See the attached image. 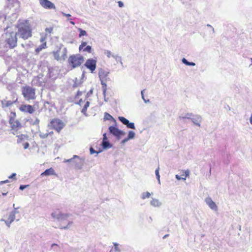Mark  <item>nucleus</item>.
Returning <instances> with one entry per match:
<instances>
[{
    "label": "nucleus",
    "instance_id": "473e14b6",
    "mask_svg": "<svg viewBox=\"0 0 252 252\" xmlns=\"http://www.w3.org/2000/svg\"><path fill=\"white\" fill-rule=\"evenodd\" d=\"M82 92H80V91H78L77 93V94H76L75 95V99H78L79 98V97L82 95Z\"/></svg>",
    "mask_w": 252,
    "mask_h": 252
},
{
    "label": "nucleus",
    "instance_id": "412c9836",
    "mask_svg": "<svg viewBox=\"0 0 252 252\" xmlns=\"http://www.w3.org/2000/svg\"><path fill=\"white\" fill-rule=\"evenodd\" d=\"M101 145L104 149L110 148L112 146L108 141H102Z\"/></svg>",
    "mask_w": 252,
    "mask_h": 252
},
{
    "label": "nucleus",
    "instance_id": "58836bf2",
    "mask_svg": "<svg viewBox=\"0 0 252 252\" xmlns=\"http://www.w3.org/2000/svg\"><path fill=\"white\" fill-rule=\"evenodd\" d=\"M29 185H21L20 186V189L23 190L24 189L26 188L27 187H28Z\"/></svg>",
    "mask_w": 252,
    "mask_h": 252
},
{
    "label": "nucleus",
    "instance_id": "39448f33",
    "mask_svg": "<svg viewBox=\"0 0 252 252\" xmlns=\"http://www.w3.org/2000/svg\"><path fill=\"white\" fill-rule=\"evenodd\" d=\"M84 58L80 54L71 55L68 60L69 64L72 68L79 66L84 62Z\"/></svg>",
    "mask_w": 252,
    "mask_h": 252
},
{
    "label": "nucleus",
    "instance_id": "7ed1b4c3",
    "mask_svg": "<svg viewBox=\"0 0 252 252\" xmlns=\"http://www.w3.org/2000/svg\"><path fill=\"white\" fill-rule=\"evenodd\" d=\"M17 33L14 32H7L5 33V42L10 49L16 47L17 45Z\"/></svg>",
    "mask_w": 252,
    "mask_h": 252
},
{
    "label": "nucleus",
    "instance_id": "4be33fe9",
    "mask_svg": "<svg viewBox=\"0 0 252 252\" xmlns=\"http://www.w3.org/2000/svg\"><path fill=\"white\" fill-rule=\"evenodd\" d=\"M17 137H18V140H19L20 142L24 140L25 139L28 138V135L27 134H21L19 135H18Z\"/></svg>",
    "mask_w": 252,
    "mask_h": 252
},
{
    "label": "nucleus",
    "instance_id": "4468645a",
    "mask_svg": "<svg viewBox=\"0 0 252 252\" xmlns=\"http://www.w3.org/2000/svg\"><path fill=\"white\" fill-rule=\"evenodd\" d=\"M189 170L182 171L181 172V175H176V178L178 180H185L186 178L189 176Z\"/></svg>",
    "mask_w": 252,
    "mask_h": 252
},
{
    "label": "nucleus",
    "instance_id": "c03bdc74",
    "mask_svg": "<svg viewBox=\"0 0 252 252\" xmlns=\"http://www.w3.org/2000/svg\"><path fill=\"white\" fill-rule=\"evenodd\" d=\"M63 15L67 18L71 17V15L69 14H65V13H63Z\"/></svg>",
    "mask_w": 252,
    "mask_h": 252
},
{
    "label": "nucleus",
    "instance_id": "c756f323",
    "mask_svg": "<svg viewBox=\"0 0 252 252\" xmlns=\"http://www.w3.org/2000/svg\"><path fill=\"white\" fill-rule=\"evenodd\" d=\"M126 126L127 127L132 128V129H135V126L134 124L133 123H129L128 122V124H127Z\"/></svg>",
    "mask_w": 252,
    "mask_h": 252
},
{
    "label": "nucleus",
    "instance_id": "8fccbe9b",
    "mask_svg": "<svg viewBox=\"0 0 252 252\" xmlns=\"http://www.w3.org/2000/svg\"><path fill=\"white\" fill-rule=\"evenodd\" d=\"M70 23L73 25H75V23L73 21H70Z\"/></svg>",
    "mask_w": 252,
    "mask_h": 252
},
{
    "label": "nucleus",
    "instance_id": "0eeeda50",
    "mask_svg": "<svg viewBox=\"0 0 252 252\" xmlns=\"http://www.w3.org/2000/svg\"><path fill=\"white\" fill-rule=\"evenodd\" d=\"M85 66L93 73L96 68V61L93 59H89L86 61Z\"/></svg>",
    "mask_w": 252,
    "mask_h": 252
},
{
    "label": "nucleus",
    "instance_id": "1a4fd4ad",
    "mask_svg": "<svg viewBox=\"0 0 252 252\" xmlns=\"http://www.w3.org/2000/svg\"><path fill=\"white\" fill-rule=\"evenodd\" d=\"M40 5L46 9H55V5L49 0H39Z\"/></svg>",
    "mask_w": 252,
    "mask_h": 252
},
{
    "label": "nucleus",
    "instance_id": "2f4dec72",
    "mask_svg": "<svg viewBox=\"0 0 252 252\" xmlns=\"http://www.w3.org/2000/svg\"><path fill=\"white\" fill-rule=\"evenodd\" d=\"M87 45V43L86 42H82L81 45L79 46V49L81 50L84 47H85Z\"/></svg>",
    "mask_w": 252,
    "mask_h": 252
},
{
    "label": "nucleus",
    "instance_id": "72a5a7b5",
    "mask_svg": "<svg viewBox=\"0 0 252 252\" xmlns=\"http://www.w3.org/2000/svg\"><path fill=\"white\" fill-rule=\"evenodd\" d=\"M105 54L108 58H110L111 56V52L110 51H106L105 52Z\"/></svg>",
    "mask_w": 252,
    "mask_h": 252
},
{
    "label": "nucleus",
    "instance_id": "c85d7f7f",
    "mask_svg": "<svg viewBox=\"0 0 252 252\" xmlns=\"http://www.w3.org/2000/svg\"><path fill=\"white\" fill-rule=\"evenodd\" d=\"M83 51H86V52H87L88 53H91L92 52V47L90 45H88V46H87L84 49H83Z\"/></svg>",
    "mask_w": 252,
    "mask_h": 252
},
{
    "label": "nucleus",
    "instance_id": "f3484780",
    "mask_svg": "<svg viewBox=\"0 0 252 252\" xmlns=\"http://www.w3.org/2000/svg\"><path fill=\"white\" fill-rule=\"evenodd\" d=\"M206 202L209 206L213 210H217V206L216 203L210 198H207L206 199Z\"/></svg>",
    "mask_w": 252,
    "mask_h": 252
},
{
    "label": "nucleus",
    "instance_id": "a211bd4d",
    "mask_svg": "<svg viewBox=\"0 0 252 252\" xmlns=\"http://www.w3.org/2000/svg\"><path fill=\"white\" fill-rule=\"evenodd\" d=\"M42 44L35 49V53L38 54L41 50L47 48L46 41L41 42Z\"/></svg>",
    "mask_w": 252,
    "mask_h": 252
},
{
    "label": "nucleus",
    "instance_id": "f03ea898",
    "mask_svg": "<svg viewBox=\"0 0 252 252\" xmlns=\"http://www.w3.org/2000/svg\"><path fill=\"white\" fill-rule=\"evenodd\" d=\"M11 115L8 120L10 130L14 135H16L19 133V130L22 127V125L20 122L16 119L15 112H11Z\"/></svg>",
    "mask_w": 252,
    "mask_h": 252
},
{
    "label": "nucleus",
    "instance_id": "5701e85b",
    "mask_svg": "<svg viewBox=\"0 0 252 252\" xmlns=\"http://www.w3.org/2000/svg\"><path fill=\"white\" fill-rule=\"evenodd\" d=\"M119 120L124 125H126L129 121L124 117H119Z\"/></svg>",
    "mask_w": 252,
    "mask_h": 252
},
{
    "label": "nucleus",
    "instance_id": "c9c22d12",
    "mask_svg": "<svg viewBox=\"0 0 252 252\" xmlns=\"http://www.w3.org/2000/svg\"><path fill=\"white\" fill-rule=\"evenodd\" d=\"M84 103V101H83L82 99H79V101L77 103L78 105H79L80 106H82L83 105V103Z\"/></svg>",
    "mask_w": 252,
    "mask_h": 252
},
{
    "label": "nucleus",
    "instance_id": "79ce46f5",
    "mask_svg": "<svg viewBox=\"0 0 252 252\" xmlns=\"http://www.w3.org/2000/svg\"><path fill=\"white\" fill-rule=\"evenodd\" d=\"M16 175V174L14 173H12L11 175L9 176L8 178L9 179H10V178H15Z\"/></svg>",
    "mask_w": 252,
    "mask_h": 252
},
{
    "label": "nucleus",
    "instance_id": "ea45409f",
    "mask_svg": "<svg viewBox=\"0 0 252 252\" xmlns=\"http://www.w3.org/2000/svg\"><path fill=\"white\" fill-rule=\"evenodd\" d=\"M118 5L120 7H122L124 6L123 3L121 1H119L118 2Z\"/></svg>",
    "mask_w": 252,
    "mask_h": 252
},
{
    "label": "nucleus",
    "instance_id": "393cba45",
    "mask_svg": "<svg viewBox=\"0 0 252 252\" xmlns=\"http://www.w3.org/2000/svg\"><path fill=\"white\" fill-rule=\"evenodd\" d=\"M105 81H102V82H101V84L102 86L103 92L104 94H105L107 90V85L106 83L105 82Z\"/></svg>",
    "mask_w": 252,
    "mask_h": 252
},
{
    "label": "nucleus",
    "instance_id": "a878e982",
    "mask_svg": "<svg viewBox=\"0 0 252 252\" xmlns=\"http://www.w3.org/2000/svg\"><path fill=\"white\" fill-rule=\"evenodd\" d=\"M135 136V133L132 131H130L128 132V137L126 138V140H129L130 139H132L134 138Z\"/></svg>",
    "mask_w": 252,
    "mask_h": 252
},
{
    "label": "nucleus",
    "instance_id": "dca6fc26",
    "mask_svg": "<svg viewBox=\"0 0 252 252\" xmlns=\"http://www.w3.org/2000/svg\"><path fill=\"white\" fill-rule=\"evenodd\" d=\"M15 101H13L11 100H7L5 99L2 100L1 101V107L2 108H7L12 106Z\"/></svg>",
    "mask_w": 252,
    "mask_h": 252
},
{
    "label": "nucleus",
    "instance_id": "5fc2aeb1",
    "mask_svg": "<svg viewBox=\"0 0 252 252\" xmlns=\"http://www.w3.org/2000/svg\"><path fill=\"white\" fill-rule=\"evenodd\" d=\"M56 245H57L56 244H52V246L53 247V246H56Z\"/></svg>",
    "mask_w": 252,
    "mask_h": 252
},
{
    "label": "nucleus",
    "instance_id": "b1692460",
    "mask_svg": "<svg viewBox=\"0 0 252 252\" xmlns=\"http://www.w3.org/2000/svg\"><path fill=\"white\" fill-rule=\"evenodd\" d=\"M182 62L184 63H185V64L187 65H192V66H194L195 65V63H192V62H189L186 59H185V58H183V60H182Z\"/></svg>",
    "mask_w": 252,
    "mask_h": 252
},
{
    "label": "nucleus",
    "instance_id": "4d7b16f0",
    "mask_svg": "<svg viewBox=\"0 0 252 252\" xmlns=\"http://www.w3.org/2000/svg\"><path fill=\"white\" fill-rule=\"evenodd\" d=\"M167 236H168V235H165V236L163 237V238L167 237Z\"/></svg>",
    "mask_w": 252,
    "mask_h": 252
},
{
    "label": "nucleus",
    "instance_id": "7c9ffc66",
    "mask_svg": "<svg viewBox=\"0 0 252 252\" xmlns=\"http://www.w3.org/2000/svg\"><path fill=\"white\" fill-rule=\"evenodd\" d=\"M159 167H158L156 170V171H155V173H156V177H157V178L159 180V178H160V176H159Z\"/></svg>",
    "mask_w": 252,
    "mask_h": 252
},
{
    "label": "nucleus",
    "instance_id": "13d9d810",
    "mask_svg": "<svg viewBox=\"0 0 252 252\" xmlns=\"http://www.w3.org/2000/svg\"><path fill=\"white\" fill-rule=\"evenodd\" d=\"M48 135V134H46V137H47Z\"/></svg>",
    "mask_w": 252,
    "mask_h": 252
},
{
    "label": "nucleus",
    "instance_id": "9d476101",
    "mask_svg": "<svg viewBox=\"0 0 252 252\" xmlns=\"http://www.w3.org/2000/svg\"><path fill=\"white\" fill-rule=\"evenodd\" d=\"M19 110L22 112L29 113L30 114H32L34 111L33 107L29 104L22 105L20 107Z\"/></svg>",
    "mask_w": 252,
    "mask_h": 252
},
{
    "label": "nucleus",
    "instance_id": "ddd939ff",
    "mask_svg": "<svg viewBox=\"0 0 252 252\" xmlns=\"http://www.w3.org/2000/svg\"><path fill=\"white\" fill-rule=\"evenodd\" d=\"M109 72L104 70V69H100L99 71L98 72V75L99 77L100 78V80L101 82H102V81H107L109 79L108 78V75H109Z\"/></svg>",
    "mask_w": 252,
    "mask_h": 252
},
{
    "label": "nucleus",
    "instance_id": "6ab92c4d",
    "mask_svg": "<svg viewBox=\"0 0 252 252\" xmlns=\"http://www.w3.org/2000/svg\"><path fill=\"white\" fill-rule=\"evenodd\" d=\"M60 52H61L60 49H59V50H57L56 51L53 52V54L54 55V58L57 61L61 60L62 59L60 55Z\"/></svg>",
    "mask_w": 252,
    "mask_h": 252
},
{
    "label": "nucleus",
    "instance_id": "a18cd8bd",
    "mask_svg": "<svg viewBox=\"0 0 252 252\" xmlns=\"http://www.w3.org/2000/svg\"><path fill=\"white\" fill-rule=\"evenodd\" d=\"M90 152L92 154L95 153V151L94 150V149L93 148H90Z\"/></svg>",
    "mask_w": 252,
    "mask_h": 252
},
{
    "label": "nucleus",
    "instance_id": "052dcab7",
    "mask_svg": "<svg viewBox=\"0 0 252 252\" xmlns=\"http://www.w3.org/2000/svg\"><path fill=\"white\" fill-rule=\"evenodd\" d=\"M8 1H10V0H7Z\"/></svg>",
    "mask_w": 252,
    "mask_h": 252
},
{
    "label": "nucleus",
    "instance_id": "37998d69",
    "mask_svg": "<svg viewBox=\"0 0 252 252\" xmlns=\"http://www.w3.org/2000/svg\"><path fill=\"white\" fill-rule=\"evenodd\" d=\"M103 141H107V138L106 137V133H104L103 135Z\"/></svg>",
    "mask_w": 252,
    "mask_h": 252
},
{
    "label": "nucleus",
    "instance_id": "de8ad7c7",
    "mask_svg": "<svg viewBox=\"0 0 252 252\" xmlns=\"http://www.w3.org/2000/svg\"><path fill=\"white\" fill-rule=\"evenodd\" d=\"M72 160V158H70V159H67V160H65L64 161L65 162H70Z\"/></svg>",
    "mask_w": 252,
    "mask_h": 252
},
{
    "label": "nucleus",
    "instance_id": "aec40b11",
    "mask_svg": "<svg viewBox=\"0 0 252 252\" xmlns=\"http://www.w3.org/2000/svg\"><path fill=\"white\" fill-rule=\"evenodd\" d=\"M89 105H90V102L88 101H87L85 103V104L83 107V108L81 110V112L85 115H86L87 110V109L89 107Z\"/></svg>",
    "mask_w": 252,
    "mask_h": 252
},
{
    "label": "nucleus",
    "instance_id": "2eb2a0df",
    "mask_svg": "<svg viewBox=\"0 0 252 252\" xmlns=\"http://www.w3.org/2000/svg\"><path fill=\"white\" fill-rule=\"evenodd\" d=\"M55 174H56V173H55L54 169L53 168L51 167L49 169L45 170L43 172H42L40 174V176L42 177H43V176L54 175Z\"/></svg>",
    "mask_w": 252,
    "mask_h": 252
},
{
    "label": "nucleus",
    "instance_id": "e433bc0d",
    "mask_svg": "<svg viewBox=\"0 0 252 252\" xmlns=\"http://www.w3.org/2000/svg\"><path fill=\"white\" fill-rule=\"evenodd\" d=\"M9 218H10L11 220L10 221H13L14 219V215L13 213H10L9 215Z\"/></svg>",
    "mask_w": 252,
    "mask_h": 252
},
{
    "label": "nucleus",
    "instance_id": "603ef678",
    "mask_svg": "<svg viewBox=\"0 0 252 252\" xmlns=\"http://www.w3.org/2000/svg\"><path fill=\"white\" fill-rule=\"evenodd\" d=\"M78 158V157L77 156L75 155L73 156V158Z\"/></svg>",
    "mask_w": 252,
    "mask_h": 252
},
{
    "label": "nucleus",
    "instance_id": "bf43d9fd",
    "mask_svg": "<svg viewBox=\"0 0 252 252\" xmlns=\"http://www.w3.org/2000/svg\"><path fill=\"white\" fill-rule=\"evenodd\" d=\"M152 204H156V202L152 203Z\"/></svg>",
    "mask_w": 252,
    "mask_h": 252
},
{
    "label": "nucleus",
    "instance_id": "20e7f679",
    "mask_svg": "<svg viewBox=\"0 0 252 252\" xmlns=\"http://www.w3.org/2000/svg\"><path fill=\"white\" fill-rule=\"evenodd\" d=\"M22 94L27 100L35 98V89L30 86H25L22 88Z\"/></svg>",
    "mask_w": 252,
    "mask_h": 252
},
{
    "label": "nucleus",
    "instance_id": "f8f14e48",
    "mask_svg": "<svg viewBox=\"0 0 252 252\" xmlns=\"http://www.w3.org/2000/svg\"><path fill=\"white\" fill-rule=\"evenodd\" d=\"M110 133L117 137H120L125 134V132L119 130L118 128L111 126L109 128Z\"/></svg>",
    "mask_w": 252,
    "mask_h": 252
},
{
    "label": "nucleus",
    "instance_id": "6e6552de",
    "mask_svg": "<svg viewBox=\"0 0 252 252\" xmlns=\"http://www.w3.org/2000/svg\"><path fill=\"white\" fill-rule=\"evenodd\" d=\"M53 31V28L52 27L47 28L45 30L44 32H41L40 34V42L46 41V40L47 38L51 35V34L52 33Z\"/></svg>",
    "mask_w": 252,
    "mask_h": 252
},
{
    "label": "nucleus",
    "instance_id": "09e8293b",
    "mask_svg": "<svg viewBox=\"0 0 252 252\" xmlns=\"http://www.w3.org/2000/svg\"><path fill=\"white\" fill-rule=\"evenodd\" d=\"M158 201L157 200H153L152 201V203H153V202H157L158 203Z\"/></svg>",
    "mask_w": 252,
    "mask_h": 252
},
{
    "label": "nucleus",
    "instance_id": "f257e3e1",
    "mask_svg": "<svg viewBox=\"0 0 252 252\" xmlns=\"http://www.w3.org/2000/svg\"><path fill=\"white\" fill-rule=\"evenodd\" d=\"M18 32H16L20 37L24 40L32 36V29L28 20L19 21L16 26Z\"/></svg>",
    "mask_w": 252,
    "mask_h": 252
},
{
    "label": "nucleus",
    "instance_id": "423d86ee",
    "mask_svg": "<svg viewBox=\"0 0 252 252\" xmlns=\"http://www.w3.org/2000/svg\"><path fill=\"white\" fill-rule=\"evenodd\" d=\"M50 126L52 128L59 132L64 127V124L60 119L55 118L51 121Z\"/></svg>",
    "mask_w": 252,
    "mask_h": 252
},
{
    "label": "nucleus",
    "instance_id": "cd10ccee",
    "mask_svg": "<svg viewBox=\"0 0 252 252\" xmlns=\"http://www.w3.org/2000/svg\"><path fill=\"white\" fill-rule=\"evenodd\" d=\"M79 31H80V33L79 35V37H81L82 36H85L87 35V32L81 29H79Z\"/></svg>",
    "mask_w": 252,
    "mask_h": 252
},
{
    "label": "nucleus",
    "instance_id": "3c124183",
    "mask_svg": "<svg viewBox=\"0 0 252 252\" xmlns=\"http://www.w3.org/2000/svg\"><path fill=\"white\" fill-rule=\"evenodd\" d=\"M127 140H126V139H124L122 142H123V143H125V142L127 141Z\"/></svg>",
    "mask_w": 252,
    "mask_h": 252
},
{
    "label": "nucleus",
    "instance_id": "f704fd0d",
    "mask_svg": "<svg viewBox=\"0 0 252 252\" xmlns=\"http://www.w3.org/2000/svg\"><path fill=\"white\" fill-rule=\"evenodd\" d=\"M84 103V101H83L82 99H79V101L77 103L78 105H79L80 106H82L83 105V103Z\"/></svg>",
    "mask_w": 252,
    "mask_h": 252
},
{
    "label": "nucleus",
    "instance_id": "4c0bfd02",
    "mask_svg": "<svg viewBox=\"0 0 252 252\" xmlns=\"http://www.w3.org/2000/svg\"><path fill=\"white\" fill-rule=\"evenodd\" d=\"M23 147L25 149L28 148L29 147V143L28 142H26L23 144Z\"/></svg>",
    "mask_w": 252,
    "mask_h": 252
},
{
    "label": "nucleus",
    "instance_id": "864d4df0",
    "mask_svg": "<svg viewBox=\"0 0 252 252\" xmlns=\"http://www.w3.org/2000/svg\"><path fill=\"white\" fill-rule=\"evenodd\" d=\"M6 194H7V193H2V195H6Z\"/></svg>",
    "mask_w": 252,
    "mask_h": 252
},
{
    "label": "nucleus",
    "instance_id": "bb28decb",
    "mask_svg": "<svg viewBox=\"0 0 252 252\" xmlns=\"http://www.w3.org/2000/svg\"><path fill=\"white\" fill-rule=\"evenodd\" d=\"M151 194L149 192H144L142 194V198L143 199L149 198L150 197Z\"/></svg>",
    "mask_w": 252,
    "mask_h": 252
},
{
    "label": "nucleus",
    "instance_id": "6e6d98bb",
    "mask_svg": "<svg viewBox=\"0 0 252 252\" xmlns=\"http://www.w3.org/2000/svg\"><path fill=\"white\" fill-rule=\"evenodd\" d=\"M141 94L142 95V97L143 98V91L141 92Z\"/></svg>",
    "mask_w": 252,
    "mask_h": 252
},
{
    "label": "nucleus",
    "instance_id": "49530a36",
    "mask_svg": "<svg viewBox=\"0 0 252 252\" xmlns=\"http://www.w3.org/2000/svg\"><path fill=\"white\" fill-rule=\"evenodd\" d=\"M8 182H9L8 180H5V181H1V184H4V183H8Z\"/></svg>",
    "mask_w": 252,
    "mask_h": 252
},
{
    "label": "nucleus",
    "instance_id": "a19ab883",
    "mask_svg": "<svg viewBox=\"0 0 252 252\" xmlns=\"http://www.w3.org/2000/svg\"><path fill=\"white\" fill-rule=\"evenodd\" d=\"M105 116L107 119H109L110 118H112V116L107 113H105Z\"/></svg>",
    "mask_w": 252,
    "mask_h": 252
},
{
    "label": "nucleus",
    "instance_id": "9b49d317",
    "mask_svg": "<svg viewBox=\"0 0 252 252\" xmlns=\"http://www.w3.org/2000/svg\"><path fill=\"white\" fill-rule=\"evenodd\" d=\"M52 216L55 219H57L59 220L62 221L67 219L69 215L67 214L59 213L57 214L56 212H54L52 214Z\"/></svg>",
    "mask_w": 252,
    "mask_h": 252
}]
</instances>
